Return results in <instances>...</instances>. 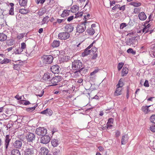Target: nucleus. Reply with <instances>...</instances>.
<instances>
[{
	"instance_id": "nucleus-19",
	"label": "nucleus",
	"mask_w": 155,
	"mask_h": 155,
	"mask_svg": "<svg viewBox=\"0 0 155 155\" xmlns=\"http://www.w3.org/2000/svg\"><path fill=\"white\" fill-rule=\"evenodd\" d=\"M138 17L139 19L141 20H144L147 18V16L144 12L140 13L138 15Z\"/></svg>"
},
{
	"instance_id": "nucleus-37",
	"label": "nucleus",
	"mask_w": 155,
	"mask_h": 155,
	"mask_svg": "<svg viewBox=\"0 0 155 155\" xmlns=\"http://www.w3.org/2000/svg\"><path fill=\"white\" fill-rule=\"evenodd\" d=\"M61 151L59 149H56L53 151V154L54 155H60Z\"/></svg>"
},
{
	"instance_id": "nucleus-63",
	"label": "nucleus",
	"mask_w": 155,
	"mask_h": 155,
	"mask_svg": "<svg viewBox=\"0 0 155 155\" xmlns=\"http://www.w3.org/2000/svg\"><path fill=\"white\" fill-rule=\"evenodd\" d=\"M150 130L154 132H155V125L154 126H152L150 127Z\"/></svg>"
},
{
	"instance_id": "nucleus-18",
	"label": "nucleus",
	"mask_w": 155,
	"mask_h": 155,
	"mask_svg": "<svg viewBox=\"0 0 155 155\" xmlns=\"http://www.w3.org/2000/svg\"><path fill=\"white\" fill-rule=\"evenodd\" d=\"M128 137L127 134H125L123 135L121 139V144H125L128 141Z\"/></svg>"
},
{
	"instance_id": "nucleus-23",
	"label": "nucleus",
	"mask_w": 155,
	"mask_h": 155,
	"mask_svg": "<svg viewBox=\"0 0 155 155\" xmlns=\"http://www.w3.org/2000/svg\"><path fill=\"white\" fill-rule=\"evenodd\" d=\"M70 11L73 12L72 10H64L62 14H61V16L62 17L64 18L68 16L69 14V12Z\"/></svg>"
},
{
	"instance_id": "nucleus-44",
	"label": "nucleus",
	"mask_w": 155,
	"mask_h": 155,
	"mask_svg": "<svg viewBox=\"0 0 155 155\" xmlns=\"http://www.w3.org/2000/svg\"><path fill=\"white\" fill-rule=\"evenodd\" d=\"M21 103L22 104H23L24 105H28L29 104H30V102L28 101H27L26 100H21Z\"/></svg>"
},
{
	"instance_id": "nucleus-35",
	"label": "nucleus",
	"mask_w": 155,
	"mask_h": 155,
	"mask_svg": "<svg viewBox=\"0 0 155 155\" xmlns=\"http://www.w3.org/2000/svg\"><path fill=\"white\" fill-rule=\"evenodd\" d=\"M27 0H19V4L21 6H25L27 5Z\"/></svg>"
},
{
	"instance_id": "nucleus-53",
	"label": "nucleus",
	"mask_w": 155,
	"mask_h": 155,
	"mask_svg": "<svg viewBox=\"0 0 155 155\" xmlns=\"http://www.w3.org/2000/svg\"><path fill=\"white\" fill-rule=\"evenodd\" d=\"M14 8H11L9 10V14L10 15H14Z\"/></svg>"
},
{
	"instance_id": "nucleus-2",
	"label": "nucleus",
	"mask_w": 155,
	"mask_h": 155,
	"mask_svg": "<svg viewBox=\"0 0 155 155\" xmlns=\"http://www.w3.org/2000/svg\"><path fill=\"white\" fill-rule=\"evenodd\" d=\"M72 68L73 70H79L81 71L84 68V66L82 65V62L79 60H76L72 63Z\"/></svg>"
},
{
	"instance_id": "nucleus-31",
	"label": "nucleus",
	"mask_w": 155,
	"mask_h": 155,
	"mask_svg": "<svg viewBox=\"0 0 155 155\" xmlns=\"http://www.w3.org/2000/svg\"><path fill=\"white\" fill-rule=\"evenodd\" d=\"M128 69L126 67H124L122 70L121 72V75L124 76L126 75L128 73Z\"/></svg>"
},
{
	"instance_id": "nucleus-32",
	"label": "nucleus",
	"mask_w": 155,
	"mask_h": 155,
	"mask_svg": "<svg viewBox=\"0 0 155 155\" xmlns=\"http://www.w3.org/2000/svg\"><path fill=\"white\" fill-rule=\"evenodd\" d=\"M60 42L59 41H54L52 44V46L53 48L58 47L60 45Z\"/></svg>"
},
{
	"instance_id": "nucleus-6",
	"label": "nucleus",
	"mask_w": 155,
	"mask_h": 155,
	"mask_svg": "<svg viewBox=\"0 0 155 155\" xmlns=\"http://www.w3.org/2000/svg\"><path fill=\"white\" fill-rule=\"evenodd\" d=\"M126 43L128 45H132L133 46L135 47L137 43V41L136 37H133L127 39L126 41Z\"/></svg>"
},
{
	"instance_id": "nucleus-42",
	"label": "nucleus",
	"mask_w": 155,
	"mask_h": 155,
	"mask_svg": "<svg viewBox=\"0 0 155 155\" xmlns=\"http://www.w3.org/2000/svg\"><path fill=\"white\" fill-rule=\"evenodd\" d=\"M124 85V83L122 80L121 79H120L119 81L118 84L117 85V87H123Z\"/></svg>"
},
{
	"instance_id": "nucleus-24",
	"label": "nucleus",
	"mask_w": 155,
	"mask_h": 155,
	"mask_svg": "<svg viewBox=\"0 0 155 155\" xmlns=\"http://www.w3.org/2000/svg\"><path fill=\"white\" fill-rule=\"evenodd\" d=\"M91 52H92V49L91 50H88V48H86L84 50V52L82 53L81 55L83 57H84L90 54Z\"/></svg>"
},
{
	"instance_id": "nucleus-46",
	"label": "nucleus",
	"mask_w": 155,
	"mask_h": 155,
	"mask_svg": "<svg viewBox=\"0 0 155 155\" xmlns=\"http://www.w3.org/2000/svg\"><path fill=\"white\" fill-rule=\"evenodd\" d=\"M83 15V12H78L75 14V16L74 18H77L80 17H81Z\"/></svg>"
},
{
	"instance_id": "nucleus-58",
	"label": "nucleus",
	"mask_w": 155,
	"mask_h": 155,
	"mask_svg": "<svg viewBox=\"0 0 155 155\" xmlns=\"http://www.w3.org/2000/svg\"><path fill=\"white\" fill-rule=\"evenodd\" d=\"M35 110L34 108H33V107H29L28 108H27L26 109V110L27 111L31 112L32 111H34Z\"/></svg>"
},
{
	"instance_id": "nucleus-12",
	"label": "nucleus",
	"mask_w": 155,
	"mask_h": 155,
	"mask_svg": "<svg viewBox=\"0 0 155 155\" xmlns=\"http://www.w3.org/2000/svg\"><path fill=\"white\" fill-rule=\"evenodd\" d=\"M149 53L150 56L152 57H155V44L151 45L149 48Z\"/></svg>"
},
{
	"instance_id": "nucleus-56",
	"label": "nucleus",
	"mask_w": 155,
	"mask_h": 155,
	"mask_svg": "<svg viewBox=\"0 0 155 155\" xmlns=\"http://www.w3.org/2000/svg\"><path fill=\"white\" fill-rule=\"evenodd\" d=\"M149 29L147 28L146 27H144L143 29H142V33H146L148 32Z\"/></svg>"
},
{
	"instance_id": "nucleus-36",
	"label": "nucleus",
	"mask_w": 155,
	"mask_h": 155,
	"mask_svg": "<svg viewBox=\"0 0 155 155\" xmlns=\"http://www.w3.org/2000/svg\"><path fill=\"white\" fill-rule=\"evenodd\" d=\"M49 17L48 16H46L43 18L42 21L41 22V25H44L46 23H47L48 21V19Z\"/></svg>"
},
{
	"instance_id": "nucleus-41",
	"label": "nucleus",
	"mask_w": 155,
	"mask_h": 155,
	"mask_svg": "<svg viewBox=\"0 0 155 155\" xmlns=\"http://www.w3.org/2000/svg\"><path fill=\"white\" fill-rule=\"evenodd\" d=\"M127 52L129 54H131L133 55L135 54L136 53V51L133 50L131 48H129L127 50Z\"/></svg>"
},
{
	"instance_id": "nucleus-29",
	"label": "nucleus",
	"mask_w": 155,
	"mask_h": 155,
	"mask_svg": "<svg viewBox=\"0 0 155 155\" xmlns=\"http://www.w3.org/2000/svg\"><path fill=\"white\" fill-rule=\"evenodd\" d=\"M11 155H21V154L18 150L14 149L11 151Z\"/></svg>"
},
{
	"instance_id": "nucleus-60",
	"label": "nucleus",
	"mask_w": 155,
	"mask_h": 155,
	"mask_svg": "<svg viewBox=\"0 0 155 155\" xmlns=\"http://www.w3.org/2000/svg\"><path fill=\"white\" fill-rule=\"evenodd\" d=\"M73 18H74V16H71L69 17H68L67 18V21H70L71 20H72Z\"/></svg>"
},
{
	"instance_id": "nucleus-13",
	"label": "nucleus",
	"mask_w": 155,
	"mask_h": 155,
	"mask_svg": "<svg viewBox=\"0 0 155 155\" xmlns=\"http://www.w3.org/2000/svg\"><path fill=\"white\" fill-rule=\"evenodd\" d=\"M27 148L24 151V155H34V148Z\"/></svg>"
},
{
	"instance_id": "nucleus-20",
	"label": "nucleus",
	"mask_w": 155,
	"mask_h": 155,
	"mask_svg": "<svg viewBox=\"0 0 155 155\" xmlns=\"http://www.w3.org/2000/svg\"><path fill=\"white\" fill-rule=\"evenodd\" d=\"M97 48L95 47H94L92 48V51L93 52V54H94L92 58V59H95L97 57Z\"/></svg>"
},
{
	"instance_id": "nucleus-25",
	"label": "nucleus",
	"mask_w": 155,
	"mask_h": 155,
	"mask_svg": "<svg viewBox=\"0 0 155 155\" xmlns=\"http://www.w3.org/2000/svg\"><path fill=\"white\" fill-rule=\"evenodd\" d=\"M59 52L58 50H55L51 52V55L53 57V59L54 58H56L58 56Z\"/></svg>"
},
{
	"instance_id": "nucleus-16",
	"label": "nucleus",
	"mask_w": 155,
	"mask_h": 155,
	"mask_svg": "<svg viewBox=\"0 0 155 155\" xmlns=\"http://www.w3.org/2000/svg\"><path fill=\"white\" fill-rule=\"evenodd\" d=\"M73 27L70 24L67 25L65 27V29L67 32L68 33L71 32L73 31Z\"/></svg>"
},
{
	"instance_id": "nucleus-45",
	"label": "nucleus",
	"mask_w": 155,
	"mask_h": 155,
	"mask_svg": "<svg viewBox=\"0 0 155 155\" xmlns=\"http://www.w3.org/2000/svg\"><path fill=\"white\" fill-rule=\"evenodd\" d=\"M46 113V115L47 116H50L53 113V111L50 109H48V110L47 111Z\"/></svg>"
},
{
	"instance_id": "nucleus-27",
	"label": "nucleus",
	"mask_w": 155,
	"mask_h": 155,
	"mask_svg": "<svg viewBox=\"0 0 155 155\" xmlns=\"http://www.w3.org/2000/svg\"><path fill=\"white\" fill-rule=\"evenodd\" d=\"M46 12V10L45 8H42L40 9L38 12L39 16L43 15Z\"/></svg>"
},
{
	"instance_id": "nucleus-57",
	"label": "nucleus",
	"mask_w": 155,
	"mask_h": 155,
	"mask_svg": "<svg viewBox=\"0 0 155 155\" xmlns=\"http://www.w3.org/2000/svg\"><path fill=\"white\" fill-rule=\"evenodd\" d=\"M35 54V51L33 50L30 53H28V56H32Z\"/></svg>"
},
{
	"instance_id": "nucleus-50",
	"label": "nucleus",
	"mask_w": 155,
	"mask_h": 155,
	"mask_svg": "<svg viewBox=\"0 0 155 155\" xmlns=\"http://www.w3.org/2000/svg\"><path fill=\"white\" fill-rule=\"evenodd\" d=\"M21 49H22L23 51L25 50L26 48V45L25 43L23 42L21 44Z\"/></svg>"
},
{
	"instance_id": "nucleus-10",
	"label": "nucleus",
	"mask_w": 155,
	"mask_h": 155,
	"mask_svg": "<svg viewBox=\"0 0 155 155\" xmlns=\"http://www.w3.org/2000/svg\"><path fill=\"white\" fill-rule=\"evenodd\" d=\"M70 36V34L66 32L60 33L58 35V38L61 40L67 39L69 38Z\"/></svg>"
},
{
	"instance_id": "nucleus-33",
	"label": "nucleus",
	"mask_w": 155,
	"mask_h": 155,
	"mask_svg": "<svg viewBox=\"0 0 155 155\" xmlns=\"http://www.w3.org/2000/svg\"><path fill=\"white\" fill-rule=\"evenodd\" d=\"M29 12L28 10L27 9H20L19 12L22 14H26Z\"/></svg>"
},
{
	"instance_id": "nucleus-15",
	"label": "nucleus",
	"mask_w": 155,
	"mask_h": 155,
	"mask_svg": "<svg viewBox=\"0 0 155 155\" xmlns=\"http://www.w3.org/2000/svg\"><path fill=\"white\" fill-rule=\"evenodd\" d=\"M59 67L57 65L52 66L50 68L51 71L54 74H58L60 71Z\"/></svg>"
},
{
	"instance_id": "nucleus-54",
	"label": "nucleus",
	"mask_w": 155,
	"mask_h": 155,
	"mask_svg": "<svg viewBox=\"0 0 155 155\" xmlns=\"http://www.w3.org/2000/svg\"><path fill=\"white\" fill-rule=\"evenodd\" d=\"M127 25L125 23H122L120 24V28L121 29H123L124 28L126 27Z\"/></svg>"
},
{
	"instance_id": "nucleus-5",
	"label": "nucleus",
	"mask_w": 155,
	"mask_h": 155,
	"mask_svg": "<svg viewBox=\"0 0 155 155\" xmlns=\"http://www.w3.org/2000/svg\"><path fill=\"white\" fill-rule=\"evenodd\" d=\"M62 79V77L59 76H55L52 77L51 81L50 86H55L57 85V83L61 81Z\"/></svg>"
},
{
	"instance_id": "nucleus-49",
	"label": "nucleus",
	"mask_w": 155,
	"mask_h": 155,
	"mask_svg": "<svg viewBox=\"0 0 155 155\" xmlns=\"http://www.w3.org/2000/svg\"><path fill=\"white\" fill-rule=\"evenodd\" d=\"M100 69L98 68H97L95 69V70L92 72H91L90 74L91 76H92L98 72V71H99Z\"/></svg>"
},
{
	"instance_id": "nucleus-17",
	"label": "nucleus",
	"mask_w": 155,
	"mask_h": 155,
	"mask_svg": "<svg viewBox=\"0 0 155 155\" xmlns=\"http://www.w3.org/2000/svg\"><path fill=\"white\" fill-rule=\"evenodd\" d=\"M40 154L41 155H48V151L47 149L44 147H41L40 149Z\"/></svg>"
},
{
	"instance_id": "nucleus-40",
	"label": "nucleus",
	"mask_w": 155,
	"mask_h": 155,
	"mask_svg": "<svg viewBox=\"0 0 155 155\" xmlns=\"http://www.w3.org/2000/svg\"><path fill=\"white\" fill-rule=\"evenodd\" d=\"M11 61V60L10 59L7 58H5L0 62V63L2 64H6L10 62Z\"/></svg>"
},
{
	"instance_id": "nucleus-28",
	"label": "nucleus",
	"mask_w": 155,
	"mask_h": 155,
	"mask_svg": "<svg viewBox=\"0 0 155 155\" xmlns=\"http://www.w3.org/2000/svg\"><path fill=\"white\" fill-rule=\"evenodd\" d=\"M7 38V35L3 33H0V41H5Z\"/></svg>"
},
{
	"instance_id": "nucleus-22",
	"label": "nucleus",
	"mask_w": 155,
	"mask_h": 155,
	"mask_svg": "<svg viewBox=\"0 0 155 155\" xmlns=\"http://www.w3.org/2000/svg\"><path fill=\"white\" fill-rule=\"evenodd\" d=\"M129 5L133 6L134 7H139L141 5V4L137 1H135L130 2L129 3Z\"/></svg>"
},
{
	"instance_id": "nucleus-51",
	"label": "nucleus",
	"mask_w": 155,
	"mask_h": 155,
	"mask_svg": "<svg viewBox=\"0 0 155 155\" xmlns=\"http://www.w3.org/2000/svg\"><path fill=\"white\" fill-rule=\"evenodd\" d=\"M20 65L19 64H14L13 68L15 70H19L20 69Z\"/></svg>"
},
{
	"instance_id": "nucleus-7",
	"label": "nucleus",
	"mask_w": 155,
	"mask_h": 155,
	"mask_svg": "<svg viewBox=\"0 0 155 155\" xmlns=\"http://www.w3.org/2000/svg\"><path fill=\"white\" fill-rule=\"evenodd\" d=\"M36 133L40 136H44L47 133V130L43 127H39L36 129Z\"/></svg>"
},
{
	"instance_id": "nucleus-43",
	"label": "nucleus",
	"mask_w": 155,
	"mask_h": 155,
	"mask_svg": "<svg viewBox=\"0 0 155 155\" xmlns=\"http://www.w3.org/2000/svg\"><path fill=\"white\" fill-rule=\"evenodd\" d=\"M70 58V57L65 56L62 58V61L64 62H66L69 60Z\"/></svg>"
},
{
	"instance_id": "nucleus-3",
	"label": "nucleus",
	"mask_w": 155,
	"mask_h": 155,
	"mask_svg": "<svg viewBox=\"0 0 155 155\" xmlns=\"http://www.w3.org/2000/svg\"><path fill=\"white\" fill-rule=\"evenodd\" d=\"M41 59L44 64H51L53 61V57L50 55H43L41 57Z\"/></svg>"
},
{
	"instance_id": "nucleus-38",
	"label": "nucleus",
	"mask_w": 155,
	"mask_h": 155,
	"mask_svg": "<svg viewBox=\"0 0 155 155\" xmlns=\"http://www.w3.org/2000/svg\"><path fill=\"white\" fill-rule=\"evenodd\" d=\"M23 51L21 49V48H18L15 50L14 51V53L16 54H21L22 52Z\"/></svg>"
},
{
	"instance_id": "nucleus-48",
	"label": "nucleus",
	"mask_w": 155,
	"mask_h": 155,
	"mask_svg": "<svg viewBox=\"0 0 155 155\" xmlns=\"http://www.w3.org/2000/svg\"><path fill=\"white\" fill-rule=\"evenodd\" d=\"M150 120L152 123L155 124V115H152L151 116Z\"/></svg>"
},
{
	"instance_id": "nucleus-21",
	"label": "nucleus",
	"mask_w": 155,
	"mask_h": 155,
	"mask_svg": "<svg viewBox=\"0 0 155 155\" xmlns=\"http://www.w3.org/2000/svg\"><path fill=\"white\" fill-rule=\"evenodd\" d=\"M122 88L119 87H117L116 90L115 91L114 95L115 96H117L121 94H122Z\"/></svg>"
},
{
	"instance_id": "nucleus-9",
	"label": "nucleus",
	"mask_w": 155,
	"mask_h": 155,
	"mask_svg": "<svg viewBox=\"0 0 155 155\" xmlns=\"http://www.w3.org/2000/svg\"><path fill=\"white\" fill-rule=\"evenodd\" d=\"M53 74L48 72L44 74L42 78V80L44 82L50 81L51 79L52 78Z\"/></svg>"
},
{
	"instance_id": "nucleus-11",
	"label": "nucleus",
	"mask_w": 155,
	"mask_h": 155,
	"mask_svg": "<svg viewBox=\"0 0 155 155\" xmlns=\"http://www.w3.org/2000/svg\"><path fill=\"white\" fill-rule=\"evenodd\" d=\"M50 137L48 135L43 136L40 139V142L43 144H47L50 141Z\"/></svg>"
},
{
	"instance_id": "nucleus-4",
	"label": "nucleus",
	"mask_w": 155,
	"mask_h": 155,
	"mask_svg": "<svg viewBox=\"0 0 155 155\" xmlns=\"http://www.w3.org/2000/svg\"><path fill=\"white\" fill-rule=\"evenodd\" d=\"M88 22L86 20H85L84 22L80 25H78L77 27V32L79 33L83 32L86 28V24Z\"/></svg>"
},
{
	"instance_id": "nucleus-39",
	"label": "nucleus",
	"mask_w": 155,
	"mask_h": 155,
	"mask_svg": "<svg viewBox=\"0 0 155 155\" xmlns=\"http://www.w3.org/2000/svg\"><path fill=\"white\" fill-rule=\"evenodd\" d=\"M81 69H80V70H78V71H75L73 75H74V77L75 78H77L79 76V74H81Z\"/></svg>"
},
{
	"instance_id": "nucleus-30",
	"label": "nucleus",
	"mask_w": 155,
	"mask_h": 155,
	"mask_svg": "<svg viewBox=\"0 0 155 155\" xmlns=\"http://www.w3.org/2000/svg\"><path fill=\"white\" fill-rule=\"evenodd\" d=\"M59 140L58 139H53L51 141V143L52 145L54 147H57L58 144L59 143Z\"/></svg>"
},
{
	"instance_id": "nucleus-64",
	"label": "nucleus",
	"mask_w": 155,
	"mask_h": 155,
	"mask_svg": "<svg viewBox=\"0 0 155 155\" xmlns=\"http://www.w3.org/2000/svg\"><path fill=\"white\" fill-rule=\"evenodd\" d=\"M114 121V119L112 118H109L108 120V123L110 124H113Z\"/></svg>"
},
{
	"instance_id": "nucleus-47",
	"label": "nucleus",
	"mask_w": 155,
	"mask_h": 155,
	"mask_svg": "<svg viewBox=\"0 0 155 155\" xmlns=\"http://www.w3.org/2000/svg\"><path fill=\"white\" fill-rule=\"evenodd\" d=\"M124 65V63L122 62L119 63L117 66L118 70L120 71Z\"/></svg>"
},
{
	"instance_id": "nucleus-1",
	"label": "nucleus",
	"mask_w": 155,
	"mask_h": 155,
	"mask_svg": "<svg viewBox=\"0 0 155 155\" xmlns=\"http://www.w3.org/2000/svg\"><path fill=\"white\" fill-rule=\"evenodd\" d=\"M25 138L27 143L28 144L30 145L32 147L34 146L35 137V134L32 133H28L26 134Z\"/></svg>"
},
{
	"instance_id": "nucleus-59",
	"label": "nucleus",
	"mask_w": 155,
	"mask_h": 155,
	"mask_svg": "<svg viewBox=\"0 0 155 155\" xmlns=\"http://www.w3.org/2000/svg\"><path fill=\"white\" fill-rule=\"evenodd\" d=\"M24 37V35L23 34H20L18 35L17 37L18 38L20 39L23 38Z\"/></svg>"
},
{
	"instance_id": "nucleus-14",
	"label": "nucleus",
	"mask_w": 155,
	"mask_h": 155,
	"mask_svg": "<svg viewBox=\"0 0 155 155\" xmlns=\"http://www.w3.org/2000/svg\"><path fill=\"white\" fill-rule=\"evenodd\" d=\"M22 141L20 139L16 140L13 143V146L15 148L20 149L22 145Z\"/></svg>"
},
{
	"instance_id": "nucleus-55",
	"label": "nucleus",
	"mask_w": 155,
	"mask_h": 155,
	"mask_svg": "<svg viewBox=\"0 0 155 155\" xmlns=\"http://www.w3.org/2000/svg\"><path fill=\"white\" fill-rule=\"evenodd\" d=\"M45 1V0H36V2L37 4H38L40 3L41 4H42Z\"/></svg>"
},
{
	"instance_id": "nucleus-34",
	"label": "nucleus",
	"mask_w": 155,
	"mask_h": 155,
	"mask_svg": "<svg viewBox=\"0 0 155 155\" xmlns=\"http://www.w3.org/2000/svg\"><path fill=\"white\" fill-rule=\"evenodd\" d=\"M87 31V33L91 35H93L95 33L94 29L92 28H90L88 29Z\"/></svg>"
},
{
	"instance_id": "nucleus-26",
	"label": "nucleus",
	"mask_w": 155,
	"mask_h": 155,
	"mask_svg": "<svg viewBox=\"0 0 155 155\" xmlns=\"http://www.w3.org/2000/svg\"><path fill=\"white\" fill-rule=\"evenodd\" d=\"M151 106V105L143 106L142 107V110L144 113L147 114L150 111L149 107Z\"/></svg>"
},
{
	"instance_id": "nucleus-61",
	"label": "nucleus",
	"mask_w": 155,
	"mask_h": 155,
	"mask_svg": "<svg viewBox=\"0 0 155 155\" xmlns=\"http://www.w3.org/2000/svg\"><path fill=\"white\" fill-rule=\"evenodd\" d=\"M144 86L146 87H149V85L148 83V81L147 80H146L144 84Z\"/></svg>"
},
{
	"instance_id": "nucleus-8",
	"label": "nucleus",
	"mask_w": 155,
	"mask_h": 155,
	"mask_svg": "<svg viewBox=\"0 0 155 155\" xmlns=\"http://www.w3.org/2000/svg\"><path fill=\"white\" fill-rule=\"evenodd\" d=\"M12 138V136L9 135H6L5 138V151H7L9 143Z\"/></svg>"
},
{
	"instance_id": "nucleus-52",
	"label": "nucleus",
	"mask_w": 155,
	"mask_h": 155,
	"mask_svg": "<svg viewBox=\"0 0 155 155\" xmlns=\"http://www.w3.org/2000/svg\"><path fill=\"white\" fill-rule=\"evenodd\" d=\"M79 7L77 5H73L71 8V9L73 10V11L78 10V9Z\"/></svg>"
},
{
	"instance_id": "nucleus-62",
	"label": "nucleus",
	"mask_w": 155,
	"mask_h": 155,
	"mask_svg": "<svg viewBox=\"0 0 155 155\" xmlns=\"http://www.w3.org/2000/svg\"><path fill=\"white\" fill-rule=\"evenodd\" d=\"M65 19H57V21L58 23L60 24V23H61L63 21H65Z\"/></svg>"
}]
</instances>
